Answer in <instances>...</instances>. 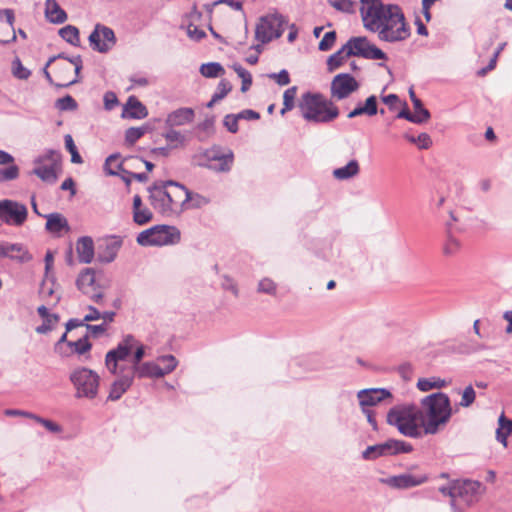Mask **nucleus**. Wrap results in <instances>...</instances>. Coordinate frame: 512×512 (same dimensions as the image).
Here are the masks:
<instances>
[{"mask_svg":"<svg viewBox=\"0 0 512 512\" xmlns=\"http://www.w3.org/2000/svg\"><path fill=\"white\" fill-rule=\"evenodd\" d=\"M363 26L378 34L385 42L395 43L408 39L411 30L398 5L384 4L381 0H361Z\"/></svg>","mask_w":512,"mask_h":512,"instance_id":"nucleus-1","label":"nucleus"},{"mask_svg":"<svg viewBox=\"0 0 512 512\" xmlns=\"http://www.w3.org/2000/svg\"><path fill=\"white\" fill-rule=\"evenodd\" d=\"M420 410L425 435H435L442 431L453 414L450 398L443 392L423 397L420 401Z\"/></svg>","mask_w":512,"mask_h":512,"instance_id":"nucleus-2","label":"nucleus"},{"mask_svg":"<svg viewBox=\"0 0 512 512\" xmlns=\"http://www.w3.org/2000/svg\"><path fill=\"white\" fill-rule=\"evenodd\" d=\"M298 108L302 117L313 123H330L339 116L338 107L321 93L302 94Z\"/></svg>","mask_w":512,"mask_h":512,"instance_id":"nucleus-3","label":"nucleus"},{"mask_svg":"<svg viewBox=\"0 0 512 512\" xmlns=\"http://www.w3.org/2000/svg\"><path fill=\"white\" fill-rule=\"evenodd\" d=\"M421 421L420 407L414 404L394 406L387 414L388 424L395 426L406 437L419 438L424 434Z\"/></svg>","mask_w":512,"mask_h":512,"instance_id":"nucleus-4","label":"nucleus"},{"mask_svg":"<svg viewBox=\"0 0 512 512\" xmlns=\"http://www.w3.org/2000/svg\"><path fill=\"white\" fill-rule=\"evenodd\" d=\"M69 380L75 389V397L78 399H95L100 386V376L93 370L86 367L74 369Z\"/></svg>","mask_w":512,"mask_h":512,"instance_id":"nucleus-5","label":"nucleus"},{"mask_svg":"<svg viewBox=\"0 0 512 512\" xmlns=\"http://www.w3.org/2000/svg\"><path fill=\"white\" fill-rule=\"evenodd\" d=\"M181 239V233L175 226L156 225L140 232L137 243L141 246H164L176 244Z\"/></svg>","mask_w":512,"mask_h":512,"instance_id":"nucleus-6","label":"nucleus"},{"mask_svg":"<svg viewBox=\"0 0 512 512\" xmlns=\"http://www.w3.org/2000/svg\"><path fill=\"white\" fill-rule=\"evenodd\" d=\"M54 64V74L57 87H68L79 81V73L82 69V59L80 55L72 58L66 57L64 54L56 56Z\"/></svg>","mask_w":512,"mask_h":512,"instance_id":"nucleus-7","label":"nucleus"},{"mask_svg":"<svg viewBox=\"0 0 512 512\" xmlns=\"http://www.w3.org/2000/svg\"><path fill=\"white\" fill-rule=\"evenodd\" d=\"M136 346V338L133 335H126L118 345L107 352L105 366L111 374L121 372L122 366H129L126 360Z\"/></svg>","mask_w":512,"mask_h":512,"instance_id":"nucleus-8","label":"nucleus"},{"mask_svg":"<svg viewBox=\"0 0 512 512\" xmlns=\"http://www.w3.org/2000/svg\"><path fill=\"white\" fill-rule=\"evenodd\" d=\"M60 154L56 151H48L43 156L34 161L32 174L39 177L43 182L53 184L57 181L58 171L60 169Z\"/></svg>","mask_w":512,"mask_h":512,"instance_id":"nucleus-9","label":"nucleus"},{"mask_svg":"<svg viewBox=\"0 0 512 512\" xmlns=\"http://www.w3.org/2000/svg\"><path fill=\"white\" fill-rule=\"evenodd\" d=\"M160 362H168L165 367H160L154 362H144L135 368H128L133 378H161L171 373L177 366V360L173 355H164L158 358Z\"/></svg>","mask_w":512,"mask_h":512,"instance_id":"nucleus-10","label":"nucleus"},{"mask_svg":"<svg viewBox=\"0 0 512 512\" xmlns=\"http://www.w3.org/2000/svg\"><path fill=\"white\" fill-rule=\"evenodd\" d=\"M284 23L282 15L274 14L261 17L260 22L256 26L255 38L262 44L270 42L274 38L281 37Z\"/></svg>","mask_w":512,"mask_h":512,"instance_id":"nucleus-11","label":"nucleus"},{"mask_svg":"<svg viewBox=\"0 0 512 512\" xmlns=\"http://www.w3.org/2000/svg\"><path fill=\"white\" fill-rule=\"evenodd\" d=\"M28 217V209L23 203L3 199L0 200V220L7 225L20 227Z\"/></svg>","mask_w":512,"mask_h":512,"instance_id":"nucleus-12","label":"nucleus"},{"mask_svg":"<svg viewBox=\"0 0 512 512\" xmlns=\"http://www.w3.org/2000/svg\"><path fill=\"white\" fill-rule=\"evenodd\" d=\"M88 40L91 48L99 53H107L116 44L114 31L102 24L95 25Z\"/></svg>","mask_w":512,"mask_h":512,"instance_id":"nucleus-13","label":"nucleus"},{"mask_svg":"<svg viewBox=\"0 0 512 512\" xmlns=\"http://www.w3.org/2000/svg\"><path fill=\"white\" fill-rule=\"evenodd\" d=\"M456 507L471 506L478 501L481 493V483L478 481H456Z\"/></svg>","mask_w":512,"mask_h":512,"instance_id":"nucleus-14","label":"nucleus"},{"mask_svg":"<svg viewBox=\"0 0 512 512\" xmlns=\"http://www.w3.org/2000/svg\"><path fill=\"white\" fill-rule=\"evenodd\" d=\"M359 89L357 80L348 73L337 74L331 81V98L343 100Z\"/></svg>","mask_w":512,"mask_h":512,"instance_id":"nucleus-15","label":"nucleus"},{"mask_svg":"<svg viewBox=\"0 0 512 512\" xmlns=\"http://www.w3.org/2000/svg\"><path fill=\"white\" fill-rule=\"evenodd\" d=\"M76 285L78 289L91 300L100 303L103 299L101 289L95 283V271L92 268H85L78 276Z\"/></svg>","mask_w":512,"mask_h":512,"instance_id":"nucleus-16","label":"nucleus"},{"mask_svg":"<svg viewBox=\"0 0 512 512\" xmlns=\"http://www.w3.org/2000/svg\"><path fill=\"white\" fill-rule=\"evenodd\" d=\"M114 375L117 376V379L112 383L110 393L108 395V400L111 401L120 399L121 396L131 387L134 380L126 366H122L121 372Z\"/></svg>","mask_w":512,"mask_h":512,"instance_id":"nucleus-17","label":"nucleus"},{"mask_svg":"<svg viewBox=\"0 0 512 512\" xmlns=\"http://www.w3.org/2000/svg\"><path fill=\"white\" fill-rule=\"evenodd\" d=\"M12 9H0V43L8 44L16 40Z\"/></svg>","mask_w":512,"mask_h":512,"instance_id":"nucleus-18","label":"nucleus"},{"mask_svg":"<svg viewBox=\"0 0 512 512\" xmlns=\"http://www.w3.org/2000/svg\"><path fill=\"white\" fill-rule=\"evenodd\" d=\"M149 201L151 206L162 215H168V204L166 203V194L164 181L156 182L148 188Z\"/></svg>","mask_w":512,"mask_h":512,"instance_id":"nucleus-19","label":"nucleus"},{"mask_svg":"<svg viewBox=\"0 0 512 512\" xmlns=\"http://www.w3.org/2000/svg\"><path fill=\"white\" fill-rule=\"evenodd\" d=\"M357 397L362 407L369 408L376 405L377 403L391 398L392 395L389 390L384 388H371L364 389L358 392Z\"/></svg>","mask_w":512,"mask_h":512,"instance_id":"nucleus-20","label":"nucleus"},{"mask_svg":"<svg viewBox=\"0 0 512 512\" xmlns=\"http://www.w3.org/2000/svg\"><path fill=\"white\" fill-rule=\"evenodd\" d=\"M121 156L118 153L111 154L108 156L104 163V170L107 175L117 176L120 172L129 173V170L125 167V165L130 162H140L138 157H128L120 160Z\"/></svg>","mask_w":512,"mask_h":512,"instance_id":"nucleus-21","label":"nucleus"},{"mask_svg":"<svg viewBox=\"0 0 512 512\" xmlns=\"http://www.w3.org/2000/svg\"><path fill=\"white\" fill-rule=\"evenodd\" d=\"M427 481V477L425 475H413V474H401L397 476L389 477L386 480V483L397 489H408L411 487L419 486Z\"/></svg>","mask_w":512,"mask_h":512,"instance_id":"nucleus-22","label":"nucleus"},{"mask_svg":"<svg viewBox=\"0 0 512 512\" xmlns=\"http://www.w3.org/2000/svg\"><path fill=\"white\" fill-rule=\"evenodd\" d=\"M172 198L174 201V212L176 214L186 209L185 205L191 198V192L183 185L171 180Z\"/></svg>","mask_w":512,"mask_h":512,"instance_id":"nucleus-23","label":"nucleus"},{"mask_svg":"<svg viewBox=\"0 0 512 512\" xmlns=\"http://www.w3.org/2000/svg\"><path fill=\"white\" fill-rule=\"evenodd\" d=\"M79 262L89 264L94 258V242L89 236L80 237L76 243Z\"/></svg>","mask_w":512,"mask_h":512,"instance_id":"nucleus-24","label":"nucleus"},{"mask_svg":"<svg viewBox=\"0 0 512 512\" xmlns=\"http://www.w3.org/2000/svg\"><path fill=\"white\" fill-rule=\"evenodd\" d=\"M147 115V108L136 97L130 96L124 105L122 117L143 119Z\"/></svg>","mask_w":512,"mask_h":512,"instance_id":"nucleus-25","label":"nucleus"},{"mask_svg":"<svg viewBox=\"0 0 512 512\" xmlns=\"http://www.w3.org/2000/svg\"><path fill=\"white\" fill-rule=\"evenodd\" d=\"M45 17L53 24H62L68 18L67 13L60 7L56 0L45 1Z\"/></svg>","mask_w":512,"mask_h":512,"instance_id":"nucleus-26","label":"nucleus"},{"mask_svg":"<svg viewBox=\"0 0 512 512\" xmlns=\"http://www.w3.org/2000/svg\"><path fill=\"white\" fill-rule=\"evenodd\" d=\"M194 119V111L191 108H179L170 113L166 119V124L170 127L182 126L191 123Z\"/></svg>","mask_w":512,"mask_h":512,"instance_id":"nucleus-27","label":"nucleus"},{"mask_svg":"<svg viewBox=\"0 0 512 512\" xmlns=\"http://www.w3.org/2000/svg\"><path fill=\"white\" fill-rule=\"evenodd\" d=\"M380 444L383 456H392L400 453H410L413 450L411 444L401 440L390 439Z\"/></svg>","mask_w":512,"mask_h":512,"instance_id":"nucleus-28","label":"nucleus"},{"mask_svg":"<svg viewBox=\"0 0 512 512\" xmlns=\"http://www.w3.org/2000/svg\"><path fill=\"white\" fill-rule=\"evenodd\" d=\"M5 257L17 260L21 263L28 262L32 259L31 254L20 243L5 242Z\"/></svg>","mask_w":512,"mask_h":512,"instance_id":"nucleus-29","label":"nucleus"},{"mask_svg":"<svg viewBox=\"0 0 512 512\" xmlns=\"http://www.w3.org/2000/svg\"><path fill=\"white\" fill-rule=\"evenodd\" d=\"M378 112L377 109V98L374 95L369 96L364 105H358L349 114L348 118H354L361 115L374 116Z\"/></svg>","mask_w":512,"mask_h":512,"instance_id":"nucleus-30","label":"nucleus"},{"mask_svg":"<svg viewBox=\"0 0 512 512\" xmlns=\"http://www.w3.org/2000/svg\"><path fill=\"white\" fill-rule=\"evenodd\" d=\"M360 172L359 162L355 159L350 160L345 166L333 170V177L337 180H348L357 176Z\"/></svg>","mask_w":512,"mask_h":512,"instance_id":"nucleus-31","label":"nucleus"},{"mask_svg":"<svg viewBox=\"0 0 512 512\" xmlns=\"http://www.w3.org/2000/svg\"><path fill=\"white\" fill-rule=\"evenodd\" d=\"M368 43L369 41L366 37L350 38L345 44L347 55L364 57Z\"/></svg>","mask_w":512,"mask_h":512,"instance_id":"nucleus-32","label":"nucleus"},{"mask_svg":"<svg viewBox=\"0 0 512 512\" xmlns=\"http://www.w3.org/2000/svg\"><path fill=\"white\" fill-rule=\"evenodd\" d=\"M46 229L52 233H58L63 229H69L68 222L60 213H51L46 216Z\"/></svg>","mask_w":512,"mask_h":512,"instance_id":"nucleus-33","label":"nucleus"},{"mask_svg":"<svg viewBox=\"0 0 512 512\" xmlns=\"http://www.w3.org/2000/svg\"><path fill=\"white\" fill-rule=\"evenodd\" d=\"M461 243L460 241L452 235L451 231V223H447V235L446 241L443 245V254L445 256L451 257L457 254L460 251Z\"/></svg>","mask_w":512,"mask_h":512,"instance_id":"nucleus-34","label":"nucleus"},{"mask_svg":"<svg viewBox=\"0 0 512 512\" xmlns=\"http://www.w3.org/2000/svg\"><path fill=\"white\" fill-rule=\"evenodd\" d=\"M498 428L496 430V438L505 447L507 446V438L512 434V420L507 419L504 414L499 417Z\"/></svg>","mask_w":512,"mask_h":512,"instance_id":"nucleus-35","label":"nucleus"},{"mask_svg":"<svg viewBox=\"0 0 512 512\" xmlns=\"http://www.w3.org/2000/svg\"><path fill=\"white\" fill-rule=\"evenodd\" d=\"M121 244L120 240H113L107 243L104 251L99 254V260L104 263L112 262L116 258Z\"/></svg>","mask_w":512,"mask_h":512,"instance_id":"nucleus-36","label":"nucleus"},{"mask_svg":"<svg viewBox=\"0 0 512 512\" xmlns=\"http://www.w3.org/2000/svg\"><path fill=\"white\" fill-rule=\"evenodd\" d=\"M348 57H350V55H347V49L345 45H343L341 49H339L337 52L333 53L328 57V71L332 72L339 68Z\"/></svg>","mask_w":512,"mask_h":512,"instance_id":"nucleus-37","label":"nucleus"},{"mask_svg":"<svg viewBox=\"0 0 512 512\" xmlns=\"http://www.w3.org/2000/svg\"><path fill=\"white\" fill-rule=\"evenodd\" d=\"M446 385L447 382L440 378H421L417 382V388L423 392H427L432 389H441Z\"/></svg>","mask_w":512,"mask_h":512,"instance_id":"nucleus-38","label":"nucleus"},{"mask_svg":"<svg viewBox=\"0 0 512 512\" xmlns=\"http://www.w3.org/2000/svg\"><path fill=\"white\" fill-rule=\"evenodd\" d=\"M59 35L63 40L73 46H79V30L73 25H67L59 30Z\"/></svg>","mask_w":512,"mask_h":512,"instance_id":"nucleus-39","label":"nucleus"},{"mask_svg":"<svg viewBox=\"0 0 512 512\" xmlns=\"http://www.w3.org/2000/svg\"><path fill=\"white\" fill-rule=\"evenodd\" d=\"M409 96L413 103L414 113L422 119L423 123L428 121L430 119V112L423 106L422 101L417 98L413 88L409 89Z\"/></svg>","mask_w":512,"mask_h":512,"instance_id":"nucleus-40","label":"nucleus"},{"mask_svg":"<svg viewBox=\"0 0 512 512\" xmlns=\"http://www.w3.org/2000/svg\"><path fill=\"white\" fill-rule=\"evenodd\" d=\"M224 72L222 65L216 62L202 64L200 67V73L206 78H215L223 75Z\"/></svg>","mask_w":512,"mask_h":512,"instance_id":"nucleus-41","label":"nucleus"},{"mask_svg":"<svg viewBox=\"0 0 512 512\" xmlns=\"http://www.w3.org/2000/svg\"><path fill=\"white\" fill-rule=\"evenodd\" d=\"M7 165V167L0 168V183L16 180L20 175V169L14 161Z\"/></svg>","mask_w":512,"mask_h":512,"instance_id":"nucleus-42","label":"nucleus"},{"mask_svg":"<svg viewBox=\"0 0 512 512\" xmlns=\"http://www.w3.org/2000/svg\"><path fill=\"white\" fill-rule=\"evenodd\" d=\"M233 158L232 151H229L227 154H224L223 157L219 158V161L211 164L209 167L217 172H228L232 167Z\"/></svg>","mask_w":512,"mask_h":512,"instance_id":"nucleus-43","label":"nucleus"},{"mask_svg":"<svg viewBox=\"0 0 512 512\" xmlns=\"http://www.w3.org/2000/svg\"><path fill=\"white\" fill-rule=\"evenodd\" d=\"M329 5H331L337 11L343 13H355L356 11V2L351 0H327Z\"/></svg>","mask_w":512,"mask_h":512,"instance_id":"nucleus-44","label":"nucleus"},{"mask_svg":"<svg viewBox=\"0 0 512 512\" xmlns=\"http://www.w3.org/2000/svg\"><path fill=\"white\" fill-rule=\"evenodd\" d=\"M456 490V481H453L448 486H442L439 488V491L444 495L450 497V506L453 512H464L463 508L456 507V499L454 492Z\"/></svg>","mask_w":512,"mask_h":512,"instance_id":"nucleus-45","label":"nucleus"},{"mask_svg":"<svg viewBox=\"0 0 512 512\" xmlns=\"http://www.w3.org/2000/svg\"><path fill=\"white\" fill-rule=\"evenodd\" d=\"M68 346L74 349V352L83 355L91 349V344L88 341V335H84L76 341H69Z\"/></svg>","mask_w":512,"mask_h":512,"instance_id":"nucleus-46","label":"nucleus"},{"mask_svg":"<svg viewBox=\"0 0 512 512\" xmlns=\"http://www.w3.org/2000/svg\"><path fill=\"white\" fill-rule=\"evenodd\" d=\"M77 102L70 95L59 98L55 102V108L59 111H73L77 109Z\"/></svg>","mask_w":512,"mask_h":512,"instance_id":"nucleus-47","label":"nucleus"},{"mask_svg":"<svg viewBox=\"0 0 512 512\" xmlns=\"http://www.w3.org/2000/svg\"><path fill=\"white\" fill-rule=\"evenodd\" d=\"M147 132V127H131L125 132V141L129 145H133L137 140H139L145 133Z\"/></svg>","mask_w":512,"mask_h":512,"instance_id":"nucleus-48","label":"nucleus"},{"mask_svg":"<svg viewBox=\"0 0 512 512\" xmlns=\"http://www.w3.org/2000/svg\"><path fill=\"white\" fill-rule=\"evenodd\" d=\"M153 214L149 208L142 206L139 210L133 212V220L138 225H144L150 222Z\"/></svg>","mask_w":512,"mask_h":512,"instance_id":"nucleus-49","label":"nucleus"},{"mask_svg":"<svg viewBox=\"0 0 512 512\" xmlns=\"http://www.w3.org/2000/svg\"><path fill=\"white\" fill-rule=\"evenodd\" d=\"M257 291L268 295H275L277 291V285L272 279L263 278L258 283Z\"/></svg>","mask_w":512,"mask_h":512,"instance_id":"nucleus-50","label":"nucleus"},{"mask_svg":"<svg viewBox=\"0 0 512 512\" xmlns=\"http://www.w3.org/2000/svg\"><path fill=\"white\" fill-rule=\"evenodd\" d=\"M411 143L417 144L420 149H428L432 145L431 137L427 133H421L417 137L406 136Z\"/></svg>","mask_w":512,"mask_h":512,"instance_id":"nucleus-51","label":"nucleus"},{"mask_svg":"<svg viewBox=\"0 0 512 512\" xmlns=\"http://www.w3.org/2000/svg\"><path fill=\"white\" fill-rule=\"evenodd\" d=\"M12 73L16 78L21 79V80L28 79L31 74V72L26 67H24L22 65L19 58H16L12 62Z\"/></svg>","mask_w":512,"mask_h":512,"instance_id":"nucleus-52","label":"nucleus"},{"mask_svg":"<svg viewBox=\"0 0 512 512\" xmlns=\"http://www.w3.org/2000/svg\"><path fill=\"white\" fill-rule=\"evenodd\" d=\"M134 355L131 361V364L129 366H126V368H135L137 365L141 364V360L145 356V347L143 344L139 343V341L136 339V346L134 347Z\"/></svg>","mask_w":512,"mask_h":512,"instance_id":"nucleus-53","label":"nucleus"},{"mask_svg":"<svg viewBox=\"0 0 512 512\" xmlns=\"http://www.w3.org/2000/svg\"><path fill=\"white\" fill-rule=\"evenodd\" d=\"M475 398H476L475 390L473 389V387L471 385H469L464 389L459 405L461 407H469L474 403Z\"/></svg>","mask_w":512,"mask_h":512,"instance_id":"nucleus-54","label":"nucleus"},{"mask_svg":"<svg viewBox=\"0 0 512 512\" xmlns=\"http://www.w3.org/2000/svg\"><path fill=\"white\" fill-rule=\"evenodd\" d=\"M382 448L381 444H376L372 446H368L363 452L362 457L365 460H375L379 457H382Z\"/></svg>","mask_w":512,"mask_h":512,"instance_id":"nucleus-55","label":"nucleus"},{"mask_svg":"<svg viewBox=\"0 0 512 512\" xmlns=\"http://www.w3.org/2000/svg\"><path fill=\"white\" fill-rule=\"evenodd\" d=\"M364 58L372 60H385L386 54L375 45L368 43Z\"/></svg>","mask_w":512,"mask_h":512,"instance_id":"nucleus-56","label":"nucleus"},{"mask_svg":"<svg viewBox=\"0 0 512 512\" xmlns=\"http://www.w3.org/2000/svg\"><path fill=\"white\" fill-rule=\"evenodd\" d=\"M335 41H336V32L335 31L327 32V33H325L322 40L319 42L318 48L320 51H328L333 47V45L335 44Z\"/></svg>","mask_w":512,"mask_h":512,"instance_id":"nucleus-57","label":"nucleus"},{"mask_svg":"<svg viewBox=\"0 0 512 512\" xmlns=\"http://www.w3.org/2000/svg\"><path fill=\"white\" fill-rule=\"evenodd\" d=\"M232 89L231 84L227 80H221L217 86V90L214 93V101L223 99Z\"/></svg>","mask_w":512,"mask_h":512,"instance_id":"nucleus-58","label":"nucleus"},{"mask_svg":"<svg viewBox=\"0 0 512 512\" xmlns=\"http://www.w3.org/2000/svg\"><path fill=\"white\" fill-rule=\"evenodd\" d=\"M240 120L238 114H228L225 116L223 124L231 133L238 131V121Z\"/></svg>","mask_w":512,"mask_h":512,"instance_id":"nucleus-59","label":"nucleus"},{"mask_svg":"<svg viewBox=\"0 0 512 512\" xmlns=\"http://www.w3.org/2000/svg\"><path fill=\"white\" fill-rule=\"evenodd\" d=\"M297 93V87L293 86L288 88L283 94V105L286 108H293L295 104V97Z\"/></svg>","mask_w":512,"mask_h":512,"instance_id":"nucleus-60","label":"nucleus"},{"mask_svg":"<svg viewBox=\"0 0 512 512\" xmlns=\"http://www.w3.org/2000/svg\"><path fill=\"white\" fill-rule=\"evenodd\" d=\"M37 423L43 425L47 430H49L50 432H53V433H58L61 431V428L58 424L54 423L53 421L51 420H48V419H45V418H42L38 415L35 414L34 416V419Z\"/></svg>","mask_w":512,"mask_h":512,"instance_id":"nucleus-61","label":"nucleus"},{"mask_svg":"<svg viewBox=\"0 0 512 512\" xmlns=\"http://www.w3.org/2000/svg\"><path fill=\"white\" fill-rule=\"evenodd\" d=\"M103 101L105 109L109 111L119 104L116 94L112 91H108L104 94Z\"/></svg>","mask_w":512,"mask_h":512,"instance_id":"nucleus-62","label":"nucleus"},{"mask_svg":"<svg viewBox=\"0 0 512 512\" xmlns=\"http://www.w3.org/2000/svg\"><path fill=\"white\" fill-rule=\"evenodd\" d=\"M269 77L276 80L280 86H285L290 83L289 73L285 69L281 70L279 73H272Z\"/></svg>","mask_w":512,"mask_h":512,"instance_id":"nucleus-63","label":"nucleus"},{"mask_svg":"<svg viewBox=\"0 0 512 512\" xmlns=\"http://www.w3.org/2000/svg\"><path fill=\"white\" fill-rule=\"evenodd\" d=\"M188 36L195 41H200L203 39L206 34L203 30L199 29L197 26L189 25L187 29Z\"/></svg>","mask_w":512,"mask_h":512,"instance_id":"nucleus-64","label":"nucleus"}]
</instances>
